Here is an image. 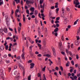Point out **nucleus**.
I'll list each match as a JSON object with an SVG mask.
<instances>
[{
  "label": "nucleus",
  "mask_w": 80,
  "mask_h": 80,
  "mask_svg": "<svg viewBox=\"0 0 80 80\" xmlns=\"http://www.w3.org/2000/svg\"><path fill=\"white\" fill-rule=\"evenodd\" d=\"M73 4L75 5V7L76 8H80V2L78 0H73Z\"/></svg>",
  "instance_id": "obj_1"
},
{
  "label": "nucleus",
  "mask_w": 80,
  "mask_h": 80,
  "mask_svg": "<svg viewBox=\"0 0 80 80\" xmlns=\"http://www.w3.org/2000/svg\"><path fill=\"white\" fill-rule=\"evenodd\" d=\"M22 53L21 55V57L22 59L25 60V53H25V48H24V47H22Z\"/></svg>",
  "instance_id": "obj_2"
},
{
  "label": "nucleus",
  "mask_w": 80,
  "mask_h": 80,
  "mask_svg": "<svg viewBox=\"0 0 80 80\" xmlns=\"http://www.w3.org/2000/svg\"><path fill=\"white\" fill-rule=\"evenodd\" d=\"M58 28H56L54 30V31H52V32L53 35H55V36L57 37V35H58L57 32H58Z\"/></svg>",
  "instance_id": "obj_3"
},
{
  "label": "nucleus",
  "mask_w": 80,
  "mask_h": 80,
  "mask_svg": "<svg viewBox=\"0 0 80 80\" xmlns=\"http://www.w3.org/2000/svg\"><path fill=\"white\" fill-rule=\"evenodd\" d=\"M5 17L6 18V24L8 27H9V26H10V21H8V17L7 16H5Z\"/></svg>",
  "instance_id": "obj_4"
},
{
  "label": "nucleus",
  "mask_w": 80,
  "mask_h": 80,
  "mask_svg": "<svg viewBox=\"0 0 80 80\" xmlns=\"http://www.w3.org/2000/svg\"><path fill=\"white\" fill-rule=\"evenodd\" d=\"M26 3L28 5V4H31V3H34V1L32 0H27L26 1Z\"/></svg>",
  "instance_id": "obj_5"
},
{
  "label": "nucleus",
  "mask_w": 80,
  "mask_h": 80,
  "mask_svg": "<svg viewBox=\"0 0 80 80\" xmlns=\"http://www.w3.org/2000/svg\"><path fill=\"white\" fill-rule=\"evenodd\" d=\"M19 27H18V32L20 33V30H21V27H22V23L21 22H19Z\"/></svg>",
  "instance_id": "obj_6"
},
{
  "label": "nucleus",
  "mask_w": 80,
  "mask_h": 80,
  "mask_svg": "<svg viewBox=\"0 0 80 80\" xmlns=\"http://www.w3.org/2000/svg\"><path fill=\"white\" fill-rule=\"evenodd\" d=\"M19 68H22V69L23 70V72L22 73L23 75V76H24V75H25V68H23V66H19Z\"/></svg>",
  "instance_id": "obj_7"
},
{
  "label": "nucleus",
  "mask_w": 80,
  "mask_h": 80,
  "mask_svg": "<svg viewBox=\"0 0 80 80\" xmlns=\"http://www.w3.org/2000/svg\"><path fill=\"white\" fill-rule=\"evenodd\" d=\"M38 34L40 35V34H41V30L40 28L39 27L38 28Z\"/></svg>",
  "instance_id": "obj_8"
},
{
  "label": "nucleus",
  "mask_w": 80,
  "mask_h": 80,
  "mask_svg": "<svg viewBox=\"0 0 80 80\" xmlns=\"http://www.w3.org/2000/svg\"><path fill=\"white\" fill-rule=\"evenodd\" d=\"M20 11V9H16V11H15V15L16 16H17V13H18V12Z\"/></svg>",
  "instance_id": "obj_9"
},
{
  "label": "nucleus",
  "mask_w": 80,
  "mask_h": 80,
  "mask_svg": "<svg viewBox=\"0 0 80 80\" xmlns=\"http://www.w3.org/2000/svg\"><path fill=\"white\" fill-rule=\"evenodd\" d=\"M31 67H30V68H33L34 67V65H35V64L33 63H31L30 64Z\"/></svg>",
  "instance_id": "obj_10"
},
{
  "label": "nucleus",
  "mask_w": 80,
  "mask_h": 80,
  "mask_svg": "<svg viewBox=\"0 0 80 80\" xmlns=\"http://www.w3.org/2000/svg\"><path fill=\"white\" fill-rule=\"evenodd\" d=\"M42 80H46L47 78H46V77L45 76V74H43V76H42Z\"/></svg>",
  "instance_id": "obj_11"
},
{
  "label": "nucleus",
  "mask_w": 80,
  "mask_h": 80,
  "mask_svg": "<svg viewBox=\"0 0 80 80\" xmlns=\"http://www.w3.org/2000/svg\"><path fill=\"white\" fill-rule=\"evenodd\" d=\"M70 78L72 79V80H74V79H75V80H76V79H77V77L76 76H75L74 77V78H73V77H70Z\"/></svg>",
  "instance_id": "obj_12"
},
{
  "label": "nucleus",
  "mask_w": 80,
  "mask_h": 80,
  "mask_svg": "<svg viewBox=\"0 0 80 80\" xmlns=\"http://www.w3.org/2000/svg\"><path fill=\"white\" fill-rule=\"evenodd\" d=\"M14 75H18V72L17 71H15L14 72Z\"/></svg>",
  "instance_id": "obj_13"
},
{
  "label": "nucleus",
  "mask_w": 80,
  "mask_h": 80,
  "mask_svg": "<svg viewBox=\"0 0 80 80\" xmlns=\"http://www.w3.org/2000/svg\"><path fill=\"white\" fill-rule=\"evenodd\" d=\"M0 34L1 35H3V34H4V33H3V30L2 29L0 30Z\"/></svg>",
  "instance_id": "obj_14"
},
{
  "label": "nucleus",
  "mask_w": 80,
  "mask_h": 80,
  "mask_svg": "<svg viewBox=\"0 0 80 80\" xmlns=\"http://www.w3.org/2000/svg\"><path fill=\"white\" fill-rule=\"evenodd\" d=\"M29 41L32 44H33V43H34V42H33L31 38H29Z\"/></svg>",
  "instance_id": "obj_15"
},
{
  "label": "nucleus",
  "mask_w": 80,
  "mask_h": 80,
  "mask_svg": "<svg viewBox=\"0 0 80 80\" xmlns=\"http://www.w3.org/2000/svg\"><path fill=\"white\" fill-rule=\"evenodd\" d=\"M40 8H43V10H44V8H45V3H44L43 4V6H42V5H41L40 6Z\"/></svg>",
  "instance_id": "obj_16"
},
{
  "label": "nucleus",
  "mask_w": 80,
  "mask_h": 80,
  "mask_svg": "<svg viewBox=\"0 0 80 80\" xmlns=\"http://www.w3.org/2000/svg\"><path fill=\"white\" fill-rule=\"evenodd\" d=\"M30 10L31 11V12H34V11L35 10V8H31L30 9Z\"/></svg>",
  "instance_id": "obj_17"
},
{
  "label": "nucleus",
  "mask_w": 80,
  "mask_h": 80,
  "mask_svg": "<svg viewBox=\"0 0 80 80\" xmlns=\"http://www.w3.org/2000/svg\"><path fill=\"white\" fill-rule=\"evenodd\" d=\"M67 22H68V20H67V19L66 18H65V19H64V23L65 24H66V23H67Z\"/></svg>",
  "instance_id": "obj_18"
},
{
  "label": "nucleus",
  "mask_w": 80,
  "mask_h": 80,
  "mask_svg": "<svg viewBox=\"0 0 80 80\" xmlns=\"http://www.w3.org/2000/svg\"><path fill=\"white\" fill-rule=\"evenodd\" d=\"M4 32L5 33H7L8 32V30L7 28H5L4 30Z\"/></svg>",
  "instance_id": "obj_19"
},
{
  "label": "nucleus",
  "mask_w": 80,
  "mask_h": 80,
  "mask_svg": "<svg viewBox=\"0 0 80 80\" xmlns=\"http://www.w3.org/2000/svg\"><path fill=\"white\" fill-rule=\"evenodd\" d=\"M44 56H46V57H48L49 58V57H51V55L47 54H46V55H44Z\"/></svg>",
  "instance_id": "obj_20"
},
{
  "label": "nucleus",
  "mask_w": 80,
  "mask_h": 80,
  "mask_svg": "<svg viewBox=\"0 0 80 80\" xmlns=\"http://www.w3.org/2000/svg\"><path fill=\"white\" fill-rule=\"evenodd\" d=\"M68 53H69V55L71 57H72V56H73V53H72V52L69 51Z\"/></svg>",
  "instance_id": "obj_21"
},
{
  "label": "nucleus",
  "mask_w": 80,
  "mask_h": 80,
  "mask_svg": "<svg viewBox=\"0 0 80 80\" xmlns=\"http://www.w3.org/2000/svg\"><path fill=\"white\" fill-rule=\"evenodd\" d=\"M79 20V19H77L76 21H75L74 23V25H76L77 23V22H78V21Z\"/></svg>",
  "instance_id": "obj_22"
},
{
  "label": "nucleus",
  "mask_w": 80,
  "mask_h": 80,
  "mask_svg": "<svg viewBox=\"0 0 80 80\" xmlns=\"http://www.w3.org/2000/svg\"><path fill=\"white\" fill-rule=\"evenodd\" d=\"M9 39H10L11 41H12L13 40V38H12L8 37L6 38V40H9Z\"/></svg>",
  "instance_id": "obj_23"
},
{
  "label": "nucleus",
  "mask_w": 80,
  "mask_h": 80,
  "mask_svg": "<svg viewBox=\"0 0 80 80\" xmlns=\"http://www.w3.org/2000/svg\"><path fill=\"white\" fill-rule=\"evenodd\" d=\"M0 48L1 50H3L4 49V46H1Z\"/></svg>",
  "instance_id": "obj_24"
},
{
  "label": "nucleus",
  "mask_w": 80,
  "mask_h": 80,
  "mask_svg": "<svg viewBox=\"0 0 80 80\" xmlns=\"http://www.w3.org/2000/svg\"><path fill=\"white\" fill-rule=\"evenodd\" d=\"M37 45L40 48V49H41V47H42V45H41V44L38 43Z\"/></svg>",
  "instance_id": "obj_25"
},
{
  "label": "nucleus",
  "mask_w": 80,
  "mask_h": 80,
  "mask_svg": "<svg viewBox=\"0 0 80 80\" xmlns=\"http://www.w3.org/2000/svg\"><path fill=\"white\" fill-rule=\"evenodd\" d=\"M0 74L3 75V70L2 69L0 70Z\"/></svg>",
  "instance_id": "obj_26"
},
{
  "label": "nucleus",
  "mask_w": 80,
  "mask_h": 80,
  "mask_svg": "<svg viewBox=\"0 0 80 80\" xmlns=\"http://www.w3.org/2000/svg\"><path fill=\"white\" fill-rule=\"evenodd\" d=\"M20 78V76H16V80H18V79H19V78Z\"/></svg>",
  "instance_id": "obj_27"
},
{
  "label": "nucleus",
  "mask_w": 80,
  "mask_h": 80,
  "mask_svg": "<svg viewBox=\"0 0 80 80\" xmlns=\"http://www.w3.org/2000/svg\"><path fill=\"white\" fill-rule=\"evenodd\" d=\"M5 46V48L6 50H8V45H7L6 46Z\"/></svg>",
  "instance_id": "obj_28"
},
{
  "label": "nucleus",
  "mask_w": 80,
  "mask_h": 80,
  "mask_svg": "<svg viewBox=\"0 0 80 80\" xmlns=\"http://www.w3.org/2000/svg\"><path fill=\"white\" fill-rule=\"evenodd\" d=\"M23 21L24 22H25V15L23 14Z\"/></svg>",
  "instance_id": "obj_29"
},
{
  "label": "nucleus",
  "mask_w": 80,
  "mask_h": 80,
  "mask_svg": "<svg viewBox=\"0 0 80 80\" xmlns=\"http://www.w3.org/2000/svg\"><path fill=\"white\" fill-rule=\"evenodd\" d=\"M28 80H31V75H29L28 76Z\"/></svg>",
  "instance_id": "obj_30"
},
{
  "label": "nucleus",
  "mask_w": 80,
  "mask_h": 80,
  "mask_svg": "<svg viewBox=\"0 0 80 80\" xmlns=\"http://www.w3.org/2000/svg\"><path fill=\"white\" fill-rule=\"evenodd\" d=\"M59 11V8H57L56 9V13L57 14L58 13V12Z\"/></svg>",
  "instance_id": "obj_31"
},
{
  "label": "nucleus",
  "mask_w": 80,
  "mask_h": 80,
  "mask_svg": "<svg viewBox=\"0 0 80 80\" xmlns=\"http://www.w3.org/2000/svg\"><path fill=\"white\" fill-rule=\"evenodd\" d=\"M3 4V0H2L1 1H0V5Z\"/></svg>",
  "instance_id": "obj_32"
},
{
  "label": "nucleus",
  "mask_w": 80,
  "mask_h": 80,
  "mask_svg": "<svg viewBox=\"0 0 80 80\" xmlns=\"http://www.w3.org/2000/svg\"><path fill=\"white\" fill-rule=\"evenodd\" d=\"M38 77H42V75H41V74H40V73H38Z\"/></svg>",
  "instance_id": "obj_33"
},
{
  "label": "nucleus",
  "mask_w": 80,
  "mask_h": 80,
  "mask_svg": "<svg viewBox=\"0 0 80 80\" xmlns=\"http://www.w3.org/2000/svg\"><path fill=\"white\" fill-rule=\"evenodd\" d=\"M43 0H40L39 1L40 4H42V3H43Z\"/></svg>",
  "instance_id": "obj_34"
},
{
  "label": "nucleus",
  "mask_w": 80,
  "mask_h": 80,
  "mask_svg": "<svg viewBox=\"0 0 80 80\" xmlns=\"http://www.w3.org/2000/svg\"><path fill=\"white\" fill-rule=\"evenodd\" d=\"M0 63L1 65H3L4 63V62L2 60L0 61Z\"/></svg>",
  "instance_id": "obj_35"
},
{
  "label": "nucleus",
  "mask_w": 80,
  "mask_h": 80,
  "mask_svg": "<svg viewBox=\"0 0 80 80\" xmlns=\"http://www.w3.org/2000/svg\"><path fill=\"white\" fill-rule=\"evenodd\" d=\"M66 9L67 12H69L70 10V9L68 8H67Z\"/></svg>",
  "instance_id": "obj_36"
},
{
  "label": "nucleus",
  "mask_w": 80,
  "mask_h": 80,
  "mask_svg": "<svg viewBox=\"0 0 80 80\" xmlns=\"http://www.w3.org/2000/svg\"><path fill=\"white\" fill-rule=\"evenodd\" d=\"M61 53V54H62V55H64V56H65L66 55L65 52H62Z\"/></svg>",
  "instance_id": "obj_37"
},
{
  "label": "nucleus",
  "mask_w": 80,
  "mask_h": 80,
  "mask_svg": "<svg viewBox=\"0 0 80 80\" xmlns=\"http://www.w3.org/2000/svg\"><path fill=\"white\" fill-rule=\"evenodd\" d=\"M60 68L61 71H63V67H62V66H61L60 67Z\"/></svg>",
  "instance_id": "obj_38"
},
{
  "label": "nucleus",
  "mask_w": 80,
  "mask_h": 80,
  "mask_svg": "<svg viewBox=\"0 0 80 80\" xmlns=\"http://www.w3.org/2000/svg\"><path fill=\"white\" fill-rule=\"evenodd\" d=\"M46 68V66H45L44 67V68H42V71H43V72H45Z\"/></svg>",
  "instance_id": "obj_39"
},
{
  "label": "nucleus",
  "mask_w": 80,
  "mask_h": 80,
  "mask_svg": "<svg viewBox=\"0 0 80 80\" xmlns=\"http://www.w3.org/2000/svg\"><path fill=\"white\" fill-rule=\"evenodd\" d=\"M5 43L4 44V46H6L7 45V41H5Z\"/></svg>",
  "instance_id": "obj_40"
},
{
  "label": "nucleus",
  "mask_w": 80,
  "mask_h": 80,
  "mask_svg": "<svg viewBox=\"0 0 80 80\" xmlns=\"http://www.w3.org/2000/svg\"><path fill=\"white\" fill-rule=\"evenodd\" d=\"M17 67H18V66L17 65H15L14 67V69H17Z\"/></svg>",
  "instance_id": "obj_41"
},
{
  "label": "nucleus",
  "mask_w": 80,
  "mask_h": 80,
  "mask_svg": "<svg viewBox=\"0 0 80 80\" xmlns=\"http://www.w3.org/2000/svg\"><path fill=\"white\" fill-rule=\"evenodd\" d=\"M79 58V57L78 56V54L76 55V59L77 60H78Z\"/></svg>",
  "instance_id": "obj_42"
},
{
  "label": "nucleus",
  "mask_w": 80,
  "mask_h": 80,
  "mask_svg": "<svg viewBox=\"0 0 80 80\" xmlns=\"http://www.w3.org/2000/svg\"><path fill=\"white\" fill-rule=\"evenodd\" d=\"M26 13H27L28 15H29V10L27 9L26 10Z\"/></svg>",
  "instance_id": "obj_43"
},
{
  "label": "nucleus",
  "mask_w": 80,
  "mask_h": 80,
  "mask_svg": "<svg viewBox=\"0 0 80 80\" xmlns=\"http://www.w3.org/2000/svg\"><path fill=\"white\" fill-rule=\"evenodd\" d=\"M32 48H31L30 46L29 47V50H30V51L31 52H32Z\"/></svg>",
  "instance_id": "obj_44"
},
{
  "label": "nucleus",
  "mask_w": 80,
  "mask_h": 80,
  "mask_svg": "<svg viewBox=\"0 0 80 80\" xmlns=\"http://www.w3.org/2000/svg\"><path fill=\"white\" fill-rule=\"evenodd\" d=\"M71 63L72 65H74V62H73V61H72Z\"/></svg>",
  "instance_id": "obj_45"
},
{
  "label": "nucleus",
  "mask_w": 80,
  "mask_h": 80,
  "mask_svg": "<svg viewBox=\"0 0 80 80\" xmlns=\"http://www.w3.org/2000/svg\"><path fill=\"white\" fill-rule=\"evenodd\" d=\"M53 54L55 57H56L57 54H56V52H53Z\"/></svg>",
  "instance_id": "obj_46"
},
{
  "label": "nucleus",
  "mask_w": 80,
  "mask_h": 80,
  "mask_svg": "<svg viewBox=\"0 0 80 80\" xmlns=\"http://www.w3.org/2000/svg\"><path fill=\"white\" fill-rule=\"evenodd\" d=\"M20 56H19L17 58V60H20Z\"/></svg>",
  "instance_id": "obj_47"
},
{
  "label": "nucleus",
  "mask_w": 80,
  "mask_h": 80,
  "mask_svg": "<svg viewBox=\"0 0 80 80\" xmlns=\"http://www.w3.org/2000/svg\"><path fill=\"white\" fill-rule=\"evenodd\" d=\"M12 44L11 43L10 44V46H9V48H12Z\"/></svg>",
  "instance_id": "obj_48"
},
{
  "label": "nucleus",
  "mask_w": 80,
  "mask_h": 80,
  "mask_svg": "<svg viewBox=\"0 0 80 80\" xmlns=\"http://www.w3.org/2000/svg\"><path fill=\"white\" fill-rule=\"evenodd\" d=\"M52 28H56V25L55 24H53V25L52 26Z\"/></svg>",
  "instance_id": "obj_49"
},
{
  "label": "nucleus",
  "mask_w": 80,
  "mask_h": 80,
  "mask_svg": "<svg viewBox=\"0 0 80 80\" xmlns=\"http://www.w3.org/2000/svg\"><path fill=\"white\" fill-rule=\"evenodd\" d=\"M14 13V11H13V10H12L11 14V15H13V14Z\"/></svg>",
  "instance_id": "obj_50"
},
{
  "label": "nucleus",
  "mask_w": 80,
  "mask_h": 80,
  "mask_svg": "<svg viewBox=\"0 0 80 80\" xmlns=\"http://www.w3.org/2000/svg\"><path fill=\"white\" fill-rule=\"evenodd\" d=\"M52 51L53 52H55V48H52Z\"/></svg>",
  "instance_id": "obj_51"
},
{
  "label": "nucleus",
  "mask_w": 80,
  "mask_h": 80,
  "mask_svg": "<svg viewBox=\"0 0 80 80\" xmlns=\"http://www.w3.org/2000/svg\"><path fill=\"white\" fill-rule=\"evenodd\" d=\"M14 31L15 32V33H17V29L16 28H14Z\"/></svg>",
  "instance_id": "obj_52"
},
{
  "label": "nucleus",
  "mask_w": 80,
  "mask_h": 80,
  "mask_svg": "<svg viewBox=\"0 0 80 80\" xmlns=\"http://www.w3.org/2000/svg\"><path fill=\"white\" fill-rule=\"evenodd\" d=\"M20 0H18L17 1H16V3L17 4L18 3H20Z\"/></svg>",
  "instance_id": "obj_53"
},
{
  "label": "nucleus",
  "mask_w": 80,
  "mask_h": 80,
  "mask_svg": "<svg viewBox=\"0 0 80 80\" xmlns=\"http://www.w3.org/2000/svg\"><path fill=\"white\" fill-rule=\"evenodd\" d=\"M71 48H73V43H72L71 44Z\"/></svg>",
  "instance_id": "obj_54"
},
{
  "label": "nucleus",
  "mask_w": 80,
  "mask_h": 80,
  "mask_svg": "<svg viewBox=\"0 0 80 80\" xmlns=\"http://www.w3.org/2000/svg\"><path fill=\"white\" fill-rule=\"evenodd\" d=\"M38 57H42V54H39L38 55Z\"/></svg>",
  "instance_id": "obj_55"
},
{
  "label": "nucleus",
  "mask_w": 80,
  "mask_h": 80,
  "mask_svg": "<svg viewBox=\"0 0 80 80\" xmlns=\"http://www.w3.org/2000/svg\"><path fill=\"white\" fill-rule=\"evenodd\" d=\"M6 63H10V62L9 61H7V60L6 61Z\"/></svg>",
  "instance_id": "obj_56"
},
{
  "label": "nucleus",
  "mask_w": 80,
  "mask_h": 80,
  "mask_svg": "<svg viewBox=\"0 0 80 80\" xmlns=\"http://www.w3.org/2000/svg\"><path fill=\"white\" fill-rule=\"evenodd\" d=\"M39 53V52L37 51H36L35 52V54H36V55H38V54Z\"/></svg>",
  "instance_id": "obj_57"
},
{
  "label": "nucleus",
  "mask_w": 80,
  "mask_h": 80,
  "mask_svg": "<svg viewBox=\"0 0 80 80\" xmlns=\"http://www.w3.org/2000/svg\"><path fill=\"white\" fill-rule=\"evenodd\" d=\"M9 30H10V31H11L12 32V31H13V29H12L11 28L9 27L8 28Z\"/></svg>",
  "instance_id": "obj_58"
},
{
  "label": "nucleus",
  "mask_w": 80,
  "mask_h": 80,
  "mask_svg": "<svg viewBox=\"0 0 80 80\" xmlns=\"http://www.w3.org/2000/svg\"><path fill=\"white\" fill-rule=\"evenodd\" d=\"M2 15L3 17H4L5 15V12H2Z\"/></svg>",
  "instance_id": "obj_59"
},
{
  "label": "nucleus",
  "mask_w": 80,
  "mask_h": 80,
  "mask_svg": "<svg viewBox=\"0 0 80 80\" xmlns=\"http://www.w3.org/2000/svg\"><path fill=\"white\" fill-rule=\"evenodd\" d=\"M55 69L56 70H57V71L58 70V67H56L55 68Z\"/></svg>",
  "instance_id": "obj_60"
},
{
  "label": "nucleus",
  "mask_w": 80,
  "mask_h": 80,
  "mask_svg": "<svg viewBox=\"0 0 80 80\" xmlns=\"http://www.w3.org/2000/svg\"><path fill=\"white\" fill-rule=\"evenodd\" d=\"M76 37L77 38V40H78L80 39V37H79V36H77Z\"/></svg>",
  "instance_id": "obj_61"
},
{
  "label": "nucleus",
  "mask_w": 80,
  "mask_h": 80,
  "mask_svg": "<svg viewBox=\"0 0 80 80\" xmlns=\"http://www.w3.org/2000/svg\"><path fill=\"white\" fill-rule=\"evenodd\" d=\"M32 60H29L28 61V63H32Z\"/></svg>",
  "instance_id": "obj_62"
},
{
  "label": "nucleus",
  "mask_w": 80,
  "mask_h": 80,
  "mask_svg": "<svg viewBox=\"0 0 80 80\" xmlns=\"http://www.w3.org/2000/svg\"><path fill=\"white\" fill-rule=\"evenodd\" d=\"M8 35L9 36H12V34L10 32L8 33Z\"/></svg>",
  "instance_id": "obj_63"
},
{
  "label": "nucleus",
  "mask_w": 80,
  "mask_h": 80,
  "mask_svg": "<svg viewBox=\"0 0 80 80\" xmlns=\"http://www.w3.org/2000/svg\"><path fill=\"white\" fill-rule=\"evenodd\" d=\"M11 69L12 68H8V70H9V72H10V71H11Z\"/></svg>",
  "instance_id": "obj_64"
}]
</instances>
